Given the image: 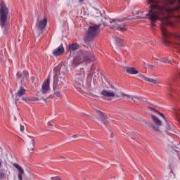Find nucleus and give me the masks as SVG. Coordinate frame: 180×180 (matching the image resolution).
Masks as SVG:
<instances>
[{"label":"nucleus","instance_id":"nucleus-1","mask_svg":"<svg viewBox=\"0 0 180 180\" xmlns=\"http://www.w3.org/2000/svg\"><path fill=\"white\" fill-rule=\"evenodd\" d=\"M176 0H147L148 13L135 18H131V20L134 19H148L151 22V26L154 27L157 20H160V30L163 37V43L167 45H170L174 49L177 50V53H180V42H171L168 39H176L180 41V34L170 33L167 30V26L169 27H177L180 20V0L179 4L177 6L171 7L169 5H174Z\"/></svg>","mask_w":180,"mask_h":180},{"label":"nucleus","instance_id":"nucleus-2","mask_svg":"<svg viewBox=\"0 0 180 180\" xmlns=\"http://www.w3.org/2000/svg\"><path fill=\"white\" fill-rule=\"evenodd\" d=\"M95 61V56L91 51H79L72 63V67H77L84 63Z\"/></svg>","mask_w":180,"mask_h":180},{"label":"nucleus","instance_id":"nucleus-3","mask_svg":"<svg viewBox=\"0 0 180 180\" xmlns=\"http://www.w3.org/2000/svg\"><path fill=\"white\" fill-rule=\"evenodd\" d=\"M9 8L5 5V2H1L0 4V26L4 30V34H8L9 32V24H8V19H9Z\"/></svg>","mask_w":180,"mask_h":180},{"label":"nucleus","instance_id":"nucleus-4","mask_svg":"<svg viewBox=\"0 0 180 180\" xmlns=\"http://www.w3.org/2000/svg\"><path fill=\"white\" fill-rule=\"evenodd\" d=\"M100 29L101 24L89 26L84 34V41L89 43V41H92V40H95L96 36H98V33H99Z\"/></svg>","mask_w":180,"mask_h":180},{"label":"nucleus","instance_id":"nucleus-5","mask_svg":"<svg viewBox=\"0 0 180 180\" xmlns=\"http://www.w3.org/2000/svg\"><path fill=\"white\" fill-rule=\"evenodd\" d=\"M130 18L125 17L122 18L120 20H110V29H113V30H120L121 32H126L129 27L124 24L122 25V22H126V20H129Z\"/></svg>","mask_w":180,"mask_h":180},{"label":"nucleus","instance_id":"nucleus-6","mask_svg":"<svg viewBox=\"0 0 180 180\" xmlns=\"http://www.w3.org/2000/svg\"><path fill=\"white\" fill-rule=\"evenodd\" d=\"M153 123H151L148 121H146V124L147 126H148V127H150V129H153V130H154L155 131H160V128L158 127L162 126V122H161V120H160V119H158V117L155 116V115H151L150 116Z\"/></svg>","mask_w":180,"mask_h":180},{"label":"nucleus","instance_id":"nucleus-7","mask_svg":"<svg viewBox=\"0 0 180 180\" xmlns=\"http://www.w3.org/2000/svg\"><path fill=\"white\" fill-rule=\"evenodd\" d=\"M47 19L44 18L43 20L38 18L35 25V30H37L38 34H42L46 32V27L47 26Z\"/></svg>","mask_w":180,"mask_h":180},{"label":"nucleus","instance_id":"nucleus-8","mask_svg":"<svg viewBox=\"0 0 180 180\" xmlns=\"http://www.w3.org/2000/svg\"><path fill=\"white\" fill-rule=\"evenodd\" d=\"M96 112L97 113L100 120L102 122L104 126H106L108 124V123H109V120L108 118V116H106V115H105V113H103L102 111L99 110H96Z\"/></svg>","mask_w":180,"mask_h":180},{"label":"nucleus","instance_id":"nucleus-9","mask_svg":"<svg viewBox=\"0 0 180 180\" xmlns=\"http://www.w3.org/2000/svg\"><path fill=\"white\" fill-rule=\"evenodd\" d=\"M26 94V89H25V86L21 85L18 91V92L15 94V102H18L20 101V98L23 95Z\"/></svg>","mask_w":180,"mask_h":180},{"label":"nucleus","instance_id":"nucleus-10","mask_svg":"<svg viewBox=\"0 0 180 180\" xmlns=\"http://www.w3.org/2000/svg\"><path fill=\"white\" fill-rule=\"evenodd\" d=\"M50 89V79H46L41 86V92L42 94H46V92H49V90Z\"/></svg>","mask_w":180,"mask_h":180},{"label":"nucleus","instance_id":"nucleus-11","mask_svg":"<svg viewBox=\"0 0 180 180\" xmlns=\"http://www.w3.org/2000/svg\"><path fill=\"white\" fill-rule=\"evenodd\" d=\"M14 168H16L18 171V176L19 180H23V176L22 175H25V170H23V168L20 167V165L14 163L13 165Z\"/></svg>","mask_w":180,"mask_h":180},{"label":"nucleus","instance_id":"nucleus-12","mask_svg":"<svg viewBox=\"0 0 180 180\" xmlns=\"http://www.w3.org/2000/svg\"><path fill=\"white\" fill-rule=\"evenodd\" d=\"M84 78H85V72H79L77 73V77L75 79L76 84L79 85H82V81H84Z\"/></svg>","mask_w":180,"mask_h":180},{"label":"nucleus","instance_id":"nucleus-13","mask_svg":"<svg viewBox=\"0 0 180 180\" xmlns=\"http://www.w3.org/2000/svg\"><path fill=\"white\" fill-rule=\"evenodd\" d=\"M101 95H103L105 98H114L116 94L112 91L103 90L101 91Z\"/></svg>","mask_w":180,"mask_h":180},{"label":"nucleus","instance_id":"nucleus-14","mask_svg":"<svg viewBox=\"0 0 180 180\" xmlns=\"http://www.w3.org/2000/svg\"><path fill=\"white\" fill-rule=\"evenodd\" d=\"M29 75V72L27 70H24L22 72H18L17 77L18 79H21V82Z\"/></svg>","mask_w":180,"mask_h":180},{"label":"nucleus","instance_id":"nucleus-15","mask_svg":"<svg viewBox=\"0 0 180 180\" xmlns=\"http://www.w3.org/2000/svg\"><path fill=\"white\" fill-rule=\"evenodd\" d=\"M138 76L139 77V78H141L142 79H144V81H147L148 82H151L152 84H160V82H158V81H157L154 79L146 77L143 74H139Z\"/></svg>","mask_w":180,"mask_h":180},{"label":"nucleus","instance_id":"nucleus-16","mask_svg":"<svg viewBox=\"0 0 180 180\" xmlns=\"http://www.w3.org/2000/svg\"><path fill=\"white\" fill-rule=\"evenodd\" d=\"M64 53V46L63 44L60 45V46L56 49L53 51V56L58 57V56H61Z\"/></svg>","mask_w":180,"mask_h":180},{"label":"nucleus","instance_id":"nucleus-17","mask_svg":"<svg viewBox=\"0 0 180 180\" xmlns=\"http://www.w3.org/2000/svg\"><path fill=\"white\" fill-rule=\"evenodd\" d=\"M124 70H125L126 72H127L128 74H131V75L139 74V70H137L134 68L126 67L124 68Z\"/></svg>","mask_w":180,"mask_h":180},{"label":"nucleus","instance_id":"nucleus-18","mask_svg":"<svg viewBox=\"0 0 180 180\" xmlns=\"http://www.w3.org/2000/svg\"><path fill=\"white\" fill-rule=\"evenodd\" d=\"M35 146L36 141H34V139H32L27 144V150L29 151H33V150H34Z\"/></svg>","mask_w":180,"mask_h":180},{"label":"nucleus","instance_id":"nucleus-19","mask_svg":"<svg viewBox=\"0 0 180 180\" xmlns=\"http://www.w3.org/2000/svg\"><path fill=\"white\" fill-rule=\"evenodd\" d=\"M96 63H94L92 65H91V68H90V70H89V75L90 76V77H93V75H94V74H96Z\"/></svg>","mask_w":180,"mask_h":180},{"label":"nucleus","instance_id":"nucleus-20","mask_svg":"<svg viewBox=\"0 0 180 180\" xmlns=\"http://www.w3.org/2000/svg\"><path fill=\"white\" fill-rule=\"evenodd\" d=\"M79 49V44H69V51H75V50H78Z\"/></svg>","mask_w":180,"mask_h":180},{"label":"nucleus","instance_id":"nucleus-21","mask_svg":"<svg viewBox=\"0 0 180 180\" xmlns=\"http://www.w3.org/2000/svg\"><path fill=\"white\" fill-rule=\"evenodd\" d=\"M61 91L58 89H55L53 95H51V98H61Z\"/></svg>","mask_w":180,"mask_h":180},{"label":"nucleus","instance_id":"nucleus-22","mask_svg":"<svg viewBox=\"0 0 180 180\" xmlns=\"http://www.w3.org/2000/svg\"><path fill=\"white\" fill-rule=\"evenodd\" d=\"M60 70H61V66H60V65L56 66L53 68V71L55 72V76L53 77L54 81H56V79H57V78H58L57 75L58 74V72H60Z\"/></svg>","mask_w":180,"mask_h":180},{"label":"nucleus","instance_id":"nucleus-23","mask_svg":"<svg viewBox=\"0 0 180 180\" xmlns=\"http://www.w3.org/2000/svg\"><path fill=\"white\" fill-rule=\"evenodd\" d=\"M150 109H151V110H153V112H155V113H158L159 116H161V117H162V119H164L165 122H166V123H168V120L167 119L166 116L162 114V112H160L158 110L153 109L151 108H150Z\"/></svg>","mask_w":180,"mask_h":180},{"label":"nucleus","instance_id":"nucleus-24","mask_svg":"<svg viewBox=\"0 0 180 180\" xmlns=\"http://www.w3.org/2000/svg\"><path fill=\"white\" fill-rule=\"evenodd\" d=\"M116 44L117 46H119L120 47H123V39L121 38L117 37L115 39Z\"/></svg>","mask_w":180,"mask_h":180},{"label":"nucleus","instance_id":"nucleus-25","mask_svg":"<svg viewBox=\"0 0 180 180\" xmlns=\"http://www.w3.org/2000/svg\"><path fill=\"white\" fill-rule=\"evenodd\" d=\"M25 101H28L30 103H33L34 102H36L38 101V98L37 97H28L25 99Z\"/></svg>","mask_w":180,"mask_h":180},{"label":"nucleus","instance_id":"nucleus-26","mask_svg":"<svg viewBox=\"0 0 180 180\" xmlns=\"http://www.w3.org/2000/svg\"><path fill=\"white\" fill-rule=\"evenodd\" d=\"M160 61H162V63H172V61L171 60V58H169V57L162 58L160 60Z\"/></svg>","mask_w":180,"mask_h":180},{"label":"nucleus","instance_id":"nucleus-27","mask_svg":"<svg viewBox=\"0 0 180 180\" xmlns=\"http://www.w3.org/2000/svg\"><path fill=\"white\" fill-rule=\"evenodd\" d=\"M101 22L103 23V25H104L105 26H108V22H109V19L106 18L105 17H104L102 20Z\"/></svg>","mask_w":180,"mask_h":180},{"label":"nucleus","instance_id":"nucleus-28","mask_svg":"<svg viewBox=\"0 0 180 180\" xmlns=\"http://www.w3.org/2000/svg\"><path fill=\"white\" fill-rule=\"evenodd\" d=\"M121 95L122 96H127V98H131L132 99V101H133V99H134V96H130V95H127V94H126L124 93H122Z\"/></svg>","mask_w":180,"mask_h":180},{"label":"nucleus","instance_id":"nucleus-29","mask_svg":"<svg viewBox=\"0 0 180 180\" xmlns=\"http://www.w3.org/2000/svg\"><path fill=\"white\" fill-rule=\"evenodd\" d=\"M51 180H63V179H61V177L56 176L51 177Z\"/></svg>","mask_w":180,"mask_h":180},{"label":"nucleus","instance_id":"nucleus-30","mask_svg":"<svg viewBox=\"0 0 180 180\" xmlns=\"http://www.w3.org/2000/svg\"><path fill=\"white\" fill-rule=\"evenodd\" d=\"M5 178V173L0 172V179Z\"/></svg>","mask_w":180,"mask_h":180},{"label":"nucleus","instance_id":"nucleus-31","mask_svg":"<svg viewBox=\"0 0 180 180\" xmlns=\"http://www.w3.org/2000/svg\"><path fill=\"white\" fill-rule=\"evenodd\" d=\"M91 120L96 121V119H98V117L95 115H91Z\"/></svg>","mask_w":180,"mask_h":180},{"label":"nucleus","instance_id":"nucleus-32","mask_svg":"<svg viewBox=\"0 0 180 180\" xmlns=\"http://www.w3.org/2000/svg\"><path fill=\"white\" fill-rule=\"evenodd\" d=\"M48 126H54V122L53 121H49L48 122Z\"/></svg>","mask_w":180,"mask_h":180},{"label":"nucleus","instance_id":"nucleus-33","mask_svg":"<svg viewBox=\"0 0 180 180\" xmlns=\"http://www.w3.org/2000/svg\"><path fill=\"white\" fill-rule=\"evenodd\" d=\"M140 13H144V11L139 10L136 12V15H140Z\"/></svg>","mask_w":180,"mask_h":180},{"label":"nucleus","instance_id":"nucleus-34","mask_svg":"<svg viewBox=\"0 0 180 180\" xmlns=\"http://www.w3.org/2000/svg\"><path fill=\"white\" fill-rule=\"evenodd\" d=\"M20 131H25V127L23 125H20Z\"/></svg>","mask_w":180,"mask_h":180},{"label":"nucleus","instance_id":"nucleus-35","mask_svg":"<svg viewBox=\"0 0 180 180\" xmlns=\"http://www.w3.org/2000/svg\"><path fill=\"white\" fill-rule=\"evenodd\" d=\"M79 137V135H74L73 138L74 139H78Z\"/></svg>","mask_w":180,"mask_h":180},{"label":"nucleus","instance_id":"nucleus-36","mask_svg":"<svg viewBox=\"0 0 180 180\" xmlns=\"http://www.w3.org/2000/svg\"><path fill=\"white\" fill-rule=\"evenodd\" d=\"M110 87H111L112 89H115V86H113L112 85H111Z\"/></svg>","mask_w":180,"mask_h":180},{"label":"nucleus","instance_id":"nucleus-37","mask_svg":"<svg viewBox=\"0 0 180 180\" xmlns=\"http://www.w3.org/2000/svg\"><path fill=\"white\" fill-rule=\"evenodd\" d=\"M79 3L84 2V0H79Z\"/></svg>","mask_w":180,"mask_h":180},{"label":"nucleus","instance_id":"nucleus-38","mask_svg":"<svg viewBox=\"0 0 180 180\" xmlns=\"http://www.w3.org/2000/svg\"><path fill=\"white\" fill-rule=\"evenodd\" d=\"M149 68H151V67H153L151 65H148Z\"/></svg>","mask_w":180,"mask_h":180},{"label":"nucleus","instance_id":"nucleus-39","mask_svg":"<svg viewBox=\"0 0 180 180\" xmlns=\"http://www.w3.org/2000/svg\"><path fill=\"white\" fill-rule=\"evenodd\" d=\"M169 86H172V84H169Z\"/></svg>","mask_w":180,"mask_h":180},{"label":"nucleus","instance_id":"nucleus-40","mask_svg":"<svg viewBox=\"0 0 180 180\" xmlns=\"http://www.w3.org/2000/svg\"><path fill=\"white\" fill-rule=\"evenodd\" d=\"M168 91H169V92H171V89H169Z\"/></svg>","mask_w":180,"mask_h":180},{"label":"nucleus","instance_id":"nucleus-41","mask_svg":"<svg viewBox=\"0 0 180 180\" xmlns=\"http://www.w3.org/2000/svg\"><path fill=\"white\" fill-rule=\"evenodd\" d=\"M1 162H0V168H1Z\"/></svg>","mask_w":180,"mask_h":180},{"label":"nucleus","instance_id":"nucleus-42","mask_svg":"<svg viewBox=\"0 0 180 180\" xmlns=\"http://www.w3.org/2000/svg\"><path fill=\"white\" fill-rule=\"evenodd\" d=\"M169 96H170V97H171V96H171V94H169Z\"/></svg>","mask_w":180,"mask_h":180},{"label":"nucleus","instance_id":"nucleus-43","mask_svg":"<svg viewBox=\"0 0 180 180\" xmlns=\"http://www.w3.org/2000/svg\"><path fill=\"white\" fill-rule=\"evenodd\" d=\"M45 147H47V146H45Z\"/></svg>","mask_w":180,"mask_h":180}]
</instances>
